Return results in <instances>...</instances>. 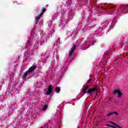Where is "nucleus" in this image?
Masks as SVG:
<instances>
[{
	"mask_svg": "<svg viewBox=\"0 0 128 128\" xmlns=\"http://www.w3.org/2000/svg\"><path fill=\"white\" fill-rule=\"evenodd\" d=\"M36 66H32L30 67L28 71H26L23 75L22 78H26V76H28V72H34V70H36Z\"/></svg>",
	"mask_w": 128,
	"mask_h": 128,
	"instance_id": "nucleus-1",
	"label": "nucleus"
},
{
	"mask_svg": "<svg viewBox=\"0 0 128 128\" xmlns=\"http://www.w3.org/2000/svg\"><path fill=\"white\" fill-rule=\"evenodd\" d=\"M114 94H117L118 98H122V94L120 90H115L113 92Z\"/></svg>",
	"mask_w": 128,
	"mask_h": 128,
	"instance_id": "nucleus-2",
	"label": "nucleus"
},
{
	"mask_svg": "<svg viewBox=\"0 0 128 128\" xmlns=\"http://www.w3.org/2000/svg\"><path fill=\"white\" fill-rule=\"evenodd\" d=\"M96 92H98V88H90L88 90V94H92V92H96Z\"/></svg>",
	"mask_w": 128,
	"mask_h": 128,
	"instance_id": "nucleus-3",
	"label": "nucleus"
},
{
	"mask_svg": "<svg viewBox=\"0 0 128 128\" xmlns=\"http://www.w3.org/2000/svg\"><path fill=\"white\" fill-rule=\"evenodd\" d=\"M52 85H50L48 88V91L47 92L46 94H47V96L50 94H52Z\"/></svg>",
	"mask_w": 128,
	"mask_h": 128,
	"instance_id": "nucleus-4",
	"label": "nucleus"
},
{
	"mask_svg": "<svg viewBox=\"0 0 128 128\" xmlns=\"http://www.w3.org/2000/svg\"><path fill=\"white\" fill-rule=\"evenodd\" d=\"M74 50H76V45H74V46L71 48L70 51L69 52V54H68L69 56H72V52H74Z\"/></svg>",
	"mask_w": 128,
	"mask_h": 128,
	"instance_id": "nucleus-5",
	"label": "nucleus"
},
{
	"mask_svg": "<svg viewBox=\"0 0 128 128\" xmlns=\"http://www.w3.org/2000/svg\"><path fill=\"white\" fill-rule=\"evenodd\" d=\"M112 114L118 115V112H110V113L108 114V116H112Z\"/></svg>",
	"mask_w": 128,
	"mask_h": 128,
	"instance_id": "nucleus-6",
	"label": "nucleus"
},
{
	"mask_svg": "<svg viewBox=\"0 0 128 128\" xmlns=\"http://www.w3.org/2000/svg\"><path fill=\"white\" fill-rule=\"evenodd\" d=\"M88 88V86H86L84 88H83V92L84 94H86V90Z\"/></svg>",
	"mask_w": 128,
	"mask_h": 128,
	"instance_id": "nucleus-7",
	"label": "nucleus"
},
{
	"mask_svg": "<svg viewBox=\"0 0 128 128\" xmlns=\"http://www.w3.org/2000/svg\"><path fill=\"white\" fill-rule=\"evenodd\" d=\"M42 16V12L40 14L37 16L36 20H38L40 18V16Z\"/></svg>",
	"mask_w": 128,
	"mask_h": 128,
	"instance_id": "nucleus-8",
	"label": "nucleus"
},
{
	"mask_svg": "<svg viewBox=\"0 0 128 128\" xmlns=\"http://www.w3.org/2000/svg\"><path fill=\"white\" fill-rule=\"evenodd\" d=\"M56 90L57 94H58V92H60V89L58 87H56Z\"/></svg>",
	"mask_w": 128,
	"mask_h": 128,
	"instance_id": "nucleus-9",
	"label": "nucleus"
},
{
	"mask_svg": "<svg viewBox=\"0 0 128 128\" xmlns=\"http://www.w3.org/2000/svg\"><path fill=\"white\" fill-rule=\"evenodd\" d=\"M46 108H48V106L46 105H45L44 107H43V110H46Z\"/></svg>",
	"mask_w": 128,
	"mask_h": 128,
	"instance_id": "nucleus-10",
	"label": "nucleus"
},
{
	"mask_svg": "<svg viewBox=\"0 0 128 128\" xmlns=\"http://www.w3.org/2000/svg\"><path fill=\"white\" fill-rule=\"evenodd\" d=\"M106 126H110L111 128H116V127H114V126H111L110 124H106Z\"/></svg>",
	"mask_w": 128,
	"mask_h": 128,
	"instance_id": "nucleus-11",
	"label": "nucleus"
},
{
	"mask_svg": "<svg viewBox=\"0 0 128 128\" xmlns=\"http://www.w3.org/2000/svg\"><path fill=\"white\" fill-rule=\"evenodd\" d=\"M110 123L112 124H114V126H118L116 124V123H114L112 122H110Z\"/></svg>",
	"mask_w": 128,
	"mask_h": 128,
	"instance_id": "nucleus-12",
	"label": "nucleus"
},
{
	"mask_svg": "<svg viewBox=\"0 0 128 128\" xmlns=\"http://www.w3.org/2000/svg\"><path fill=\"white\" fill-rule=\"evenodd\" d=\"M91 80L90 79H89L88 81H87V82L88 84L89 82H91Z\"/></svg>",
	"mask_w": 128,
	"mask_h": 128,
	"instance_id": "nucleus-13",
	"label": "nucleus"
},
{
	"mask_svg": "<svg viewBox=\"0 0 128 128\" xmlns=\"http://www.w3.org/2000/svg\"><path fill=\"white\" fill-rule=\"evenodd\" d=\"M42 12H46V8H43Z\"/></svg>",
	"mask_w": 128,
	"mask_h": 128,
	"instance_id": "nucleus-14",
	"label": "nucleus"
},
{
	"mask_svg": "<svg viewBox=\"0 0 128 128\" xmlns=\"http://www.w3.org/2000/svg\"><path fill=\"white\" fill-rule=\"evenodd\" d=\"M112 8H116V6H112Z\"/></svg>",
	"mask_w": 128,
	"mask_h": 128,
	"instance_id": "nucleus-15",
	"label": "nucleus"
}]
</instances>
